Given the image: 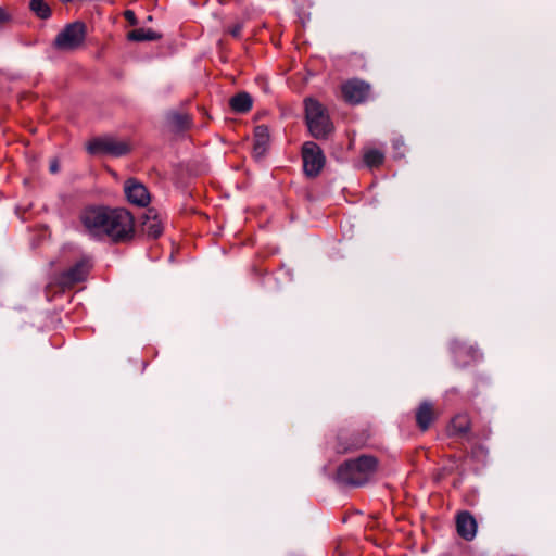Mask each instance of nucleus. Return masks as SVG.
<instances>
[{
	"label": "nucleus",
	"mask_w": 556,
	"mask_h": 556,
	"mask_svg": "<svg viewBox=\"0 0 556 556\" xmlns=\"http://www.w3.org/2000/svg\"><path fill=\"white\" fill-rule=\"evenodd\" d=\"M336 481L343 486L348 483V462H344L339 466Z\"/></svg>",
	"instance_id": "obj_19"
},
{
	"label": "nucleus",
	"mask_w": 556,
	"mask_h": 556,
	"mask_svg": "<svg viewBox=\"0 0 556 556\" xmlns=\"http://www.w3.org/2000/svg\"><path fill=\"white\" fill-rule=\"evenodd\" d=\"M174 122L178 128H187L189 125L188 116L185 115H176Z\"/></svg>",
	"instance_id": "obj_21"
},
{
	"label": "nucleus",
	"mask_w": 556,
	"mask_h": 556,
	"mask_svg": "<svg viewBox=\"0 0 556 556\" xmlns=\"http://www.w3.org/2000/svg\"><path fill=\"white\" fill-rule=\"evenodd\" d=\"M9 21H10V15L5 12V10L0 8V28L2 26H4Z\"/></svg>",
	"instance_id": "obj_24"
},
{
	"label": "nucleus",
	"mask_w": 556,
	"mask_h": 556,
	"mask_svg": "<svg viewBox=\"0 0 556 556\" xmlns=\"http://www.w3.org/2000/svg\"><path fill=\"white\" fill-rule=\"evenodd\" d=\"M269 144V131L264 125L255 128L253 153L256 159H261L267 151Z\"/></svg>",
	"instance_id": "obj_12"
},
{
	"label": "nucleus",
	"mask_w": 556,
	"mask_h": 556,
	"mask_svg": "<svg viewBox=\"0 0 556 556\" xmlns=\"http://www.w3.org/2000/svg\"><path fill=\"white\" fill-rule=\"evenodd\" d=\"M162 37L161 34L150 28H137L128 33L127 38L130 41H155Z\"/></svg>",
	"instance_id": "obj_16"
},
{
	"label": "nucleus",
	"mask_w": 556,
	"mask_h": 556,
	"mask_svg": "<svg viewBox=\"0 0 556 556\" xmlns=\"http://www.w3.org/2000/svg\"><path fill=\"white\" fill-rule=\"evenodd\" d=\"M438 414L433 404L429 402L422 403L416 412V422L421 431H426L435 420Z\"/></svg>",
	"instance_id": "obj_11"
},
{
	"label": "nucleus",
	"mask_w": 556,
	"mask_h": 556,
	"mask_svg": "<svg viewBox=\"0 0 556 556\" xmlns=\"http://www.w3.org/2000/svg\"><path fill=\"white\" fill-rule=\"evenodd\" d=\"M124 16L130 23V25H134V26L137 25L138 21L136 18L134 11H131V10L125 11Z\"/></svg>",
	"instance_id": "obj_22"
},
{
	"label": "nucleus",
	"mask_w": 556,
	"mask_h": 556,
	"mask_svg": "<svg viewBox=\"0 0 556 556\" xmlns=\"http://www.w3.org/2000/svg\"><path fill=\"white\" fill-rule=\"evenodd\" d=\"M383 161L384 155L378 150H368L364 154V163L370 168L381 166Z\"/></svg>",
	"instance_id": "obj_17"
},
{
	"label": "nucleus",
	"mask_w": 556,
	"mask_h": 556,
	"mask_svg": "<svg viewBox=\"0 0 556 556\" xmlns=\"http://www.w3.org/2000/svg\"><path fill=\"white\" fill-rule=\"evenodd\" d=\"M87 150L90 154H106L117 157L127 154L130 147L127 142L113 137H99L87 144Z\"/></svg>",
	"instance_id": "obj_6"
},
{
	"label": "nucleus",
	"mask_w": 556,
	"mask_h": 556,
	"mask_svg": "<svg viewBox=\"0 0 556 556\" xmlns=\"http://www.w3.org/2000/svg\"><path fill=\"white\" fill-rule=\"evenodd\" d=\"M30 9L40 18H48L51 15V10L43 0H30Z\"/></svg>",
	"instance_id": "obj_18"
},
{
	"label": "nucleus",
	"mask_w": 556,
	"mask_h": 556,
	"mask_svg": "<svg viewBox=\"0 0 556 556\" xmlns=\"http://www.w3.org/2000/svg\"><path fill=\"white\" fill-rule=\"evenodd\" d=\"M471 430V418L467 413L456 414L450 421L448 431L452 435L466 437Z\"/></svg>",
	"instance_id": "obj_10"
},
{
	"label": "nucleus",
	"mask_w": 556,
	"mask_h": 556,
	"mask_svg": "<svg viewBox=\"0 0 556 556\" xmlns=\"http://www.w3.org/2000/svg\"><path fill=\"white\" fill-rule=\"evenodd\" d=\"M230 106L237 113H245L252 108V98L247 92H240L231 98Z\"/></svg>",
	"instance_id": "obj_15"
},
{
	"label": "nucleus",
	"mask_w": 556,
	"mask_h": 556,
	"mask_svg": "<svg viewBox=\"0 0 556 556\" xmlns=\"http://www.w3.org/2000/svg\"><path fill=\"white\" fill-rule=\"evenodd\" d=\"M89 268L90 266L86 261H80L60 276L59 283L63 288H70L81 282L86 279Z\"/></svg>",
	"instance_id": "obj_8"
},
{
	"label": "nucleus",
	"mask_w": 556,
	"mask_h": 556,
	"mask_svg": "<svg viewBox=\"0 0 556 556\" xmlns=\"http://www.w3.org/2000/svg\"><path fill=\"white\" fill-rule=\"evenodd\" d=\"M476 351L472 348H467L460 351L459 361L463 365H468L470 361L476 358Z\"/></svg>",
	"instance_id": "obj_20"
},
{
	"label": "nucleus",
	"mask_w": 556,
	"mask_h": 556,
	"mask_svg": "<svg viewBox=\"0 0 556 556\" xmlns=\"http://www.w3.org/2000/svg\"><path fill=\"white\" fill-rule=\"evenodd\" d=\"M125 195L131 204L146 206L150 202V194L147 188L136 179H128L124 187Z\"/></svg>",
	"instance_id": "obj_7"
},
{
	"label": "nucleus",
	"mask_w": 556,
	"mask_h": 556,
	"mask_svg": "<svg viewBox=\"0 0 556 556\" xmlns=\"http://www.w3.org/2000/svg\"><path fill=\"white\" fill-rule=\"evenodd\" d=\"M142 230L151 238H157L162 233L163 227L161 222L152 211H149L146 215L142 222Z\"/></svg>",
	"instance_id": "obj_14"
},
{
	"label": "nucleus",
	"mask_w": 556,
	"mask_h": 556,
	"mask_svg": "<svg viewBox=\"0 0 556 556\" xmlns=\"http://www.w3.org/2000/svg\"><path fill=\"white\" fill-rule=\"evenodd\" d=\"M85 235L98 241L127 243L135 237V218L124 207L92 205L85 207L79 214Z\"/></svg>",
	"instance_id": "obj_1"
},
{
	"label": "nucleus",
	"mask_w": 556,
	"mask_h": 556,
	"mask_svg": "<svg viewBox=\"0 0 556 556\" xmlns=\"http://www.w3.org/2000/svg\"><path fill=\"white\" fill-rule=\"evenodd\" d=\"M50 172L52 174H55L59 172V163L56 160H53L51 163H50Z\"/></svg>",
	"instance_id": "obj_25"
},
{
	"label": "nucleus",
	"mask_w": 556,
	"mask_h": 556,
	"mask_svg": "<svg viewBox=\"0 0 556 556\" xmlns=\"http://www.w3.org/2000/svg\"><path fill=\"white\" fill-rule=\"evenodd\" d=\"M242 28H243V25L241 23H237V24H235L233 26H231L229 28V33L233 37H239L240 34H241Z\"/></svg>",
	"instance_id": "obj_23"
},
{
	"label": "nucleus",
	"mask_w": 556,
	"mask_h": 556,
	"mask_svg": "<svg viewBox=\"0 0 556 556\" xmlns=\"http://www.w3.org/2000/svg\"><path fill=\"white\" fill-rule=\"evenodd\" d=\"M304 106L309 134L317 140L327 139L334 129L327 109L314 98H306Z\"/></svg>",
	"instance_id": "obj_2"
},
{
	"label": "nucleus",
	"mask_w": 556,
	"mask_h": 556,
	"mask_svg": "<svg viewBox=\"0 0 556 556\" xmlns=\"http://www.w3.org/2000/svg\"><path fill=\"white\" fill-rule=\"evenodd\" d=\"M86 25L74 22L66 25L55 37L54 46L62 51H71L78 48L85 40Z\"/></svg>",
	"instance_id": "obj_3"
},
{
	"label": "nucleus",
	"mask_w": 556,
	"mask_h": 556,
	"mask_svg": "<svg viewBox=\"0 0 556 556\" xmlns=\"http://www.w3.org/2000/svg\"><path fill=\"white\" fill-rule=\"evenodd\" d=\"M302 160L304 174L309 178L317 177L326 162L323 150L314 141H306L303 143Z\"/></svg>",
	"instance_id": "obj_4"
},
{
	"label": "nucleus",
	"mask_w": 556,
	"mask_h": 556,
	"mask_svg": "<svg viewBox=\"0 0 556 556\" xmlns=\"http://www.w3.org/2000/svg\"><path fill=\"white\" fill-rule=\"evenodd\" d=\"M378 459L371 455H362L350 462V485L366 483L377 471Z\"/></svg>",
	"instance_id": "obj_5"
},
{
	"label": "nucleus",
	"mask_w": 556,
	"mask_h": 556,
	"mask_svg": "<svg viewBox=\"0 0 556 556\" xmlns=\"http://www.w3.org/2000/svg\"><path fill=\"white\" fill-rule=\"evenodd\" d=\"M457 533L465 540H471L477 532V522L468 511H460L456 517Z\"/></svg>",
	"instance_id": "obj_9"
},
{
	"label": "nucleus",
	"mask_w": 556,
	"mask_h": 556,
	"mask_svg": "<svg viewBox=\"0 0 556 556\" xmlns=\"http://www.w3.org/2000/svg\"><path fill=\"white\" fill-rule=\"evenodd\" d=\"M370 87L368 84L354 79L350 81V104H358L368 99Z\"/></svg>",
	"instance_id": "obj_13"
},
{
	"label": "nucleus",
	"mask_w": 556,
	"mask_h": 556,
	"mask_svg": "<svg viewBox=\"0 0 556 556\" xmlns=\"http://www.w3.org/2000/svg\"><path fill=\"white\" fill-rule=\"evenodd\" d=\"M341 97L344 100H348V84H342L341 85Z\"/></svg>",
	"instance_id": "obj_26"
}]
</instances>
